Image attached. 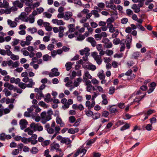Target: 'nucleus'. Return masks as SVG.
I'll return each instance as SVG.
<instances>
[{"instance_id":"nucleus-57","label":"nucleus","mask_w":157,"mask_h":157,"mask_svg":"<svg viewBox=\"0 0 157 157\" xmlns=\"http://www.w3.org/2000/svg\"><path fill=\"white\" fill-rule=\"evenodd\" d=\"M147 89V86L145 85H143L141 86L140 87V90L144 91L146 90Z\"/></svg>"},{"instance_id":"nucleus-51","label":"nucleus","mask_w":157,"mask_h":157,"mask_svg":"<svg viewBox=\"0 0 157 157\" xmlns=\"http://www.w3.org/2000/svg\"><path fill=\"white\" fill-rule=\"evenodd\" d=\"M20 44L22 47H25L26 46H28L29 45L26 41L23 40L21 41Z\"/></svg>"},{"instance_id":"nucleus-25","label":"nucleus","mask_w":157,"mask_h":157,"mask_svg":"<svg viewBox=\"0 0 157 157\" xmlns=\"http://www.w3.org/2000/svg\"><path fill=\"white\" fill-rule=\"evenodd\" d=\"M28 30L31 34H34L37 32V29L35 27L29 28H28Z\"/></svg>"},{"instance_id":"nucleus-3","label":"nucleus","mask_w":157,"mask_h":157,"mask_svg":"<svg viewBox=\"0 0 157 157\" xmlns=\"http://www.w3.org/2000/svg\"><path fill=\"white\" fill-rule=\"evenodd\" d=\"M86 151L87 150L85 148H78L77 151L74 154L73 157H76L79 154L82 153H83V155H84Z\"/></svg>"},{"instance_id":"nucleus-10","label":"nucleus","mask_w":157,"mask_h":157,"mask_svg":"<svg viewBox=\"0 0 157 157\" xmlns=\"http://www.w3.org/2000/svg\"><path fill=\"white\" fill-rule=\"evenodd\" d=\"M27 15L25 13L22 12L19 16V18H20V20L23 21L27 22V21L26 20Z\"/></svg>"},{"instance_id":"nucleus-15","label":"nucleus","mask_w":157,"mask_h":157,"mask_svg":"<svg viewBox=\"0 0 157 157\" xmlns=\"http://www.w3.org/2000/svg\"><path fill=\"white\" fill-rule=\"evenodd\" d=\"M61 142L62 143L69 144L71 143V141L69 138L62 137V139L61 141Z\"/></svg>"},{"instance_id":"nucleus-11","label":"nucleus","mask_w":157,"mask_h":157,"mask_svg":"<svg viewBox=\"0 0 157 157\" xmlns=\"http://www.w3.org/2000/svg\"><path fill=\"white\" fill-rule=\"evenodd\" d=\"M12 53V52L10 50H0V54L5 56L6 55L10 56Z\"/></svg>"},{"instance_id":"nucleus-19","label":"nucleus","mask_w":157,"mask_h":157,"mask_svg":"<svg viewBox=\"0 0 157 157\" xmlns=\"http://www.w3.org/2000/svg\"><path fill=\"white\" fill-rule=\"evenodd\" d=\"M22 2L25 3V4L27 6H30L32 3L33 2V0H20Z\"/></svg>"},{"instance_id":"nucleus-36","label":"nucleus","mask_w":157,"mask_h":157,"mask_svg":"<svg viewBox=\"0 0 157 157\" xmlns=\"http://www.w3.org/2000/svg\"><path fill=\"white\" fill-rule=\"evenodd\" d=\"M109 115V113L108 111H104L102 112L101 117H107Z\"/></svg>"},{"instance_id":"nucleus-28","label":"nucleus","mask_w":157,"mask_h":157,"mask_svg":"<svg viewBox=\"0 0 157 157\" xmlns=\"http://www.w3.org/2000/svg\"><path fill=\"white\" fill-rule=\"evenodd\" d=\"M101 114L99 113H94L92 116L93 119L94 120H96L100 117Z\"/></svg>"},{"instance_id":"nucleus-41","label":"nucleus","mask_w":157,"mask_h":157,"mask_svg":"<svg viewBox=\"0 0 157 157\" xmlns=\"http://www.w3.org/2000/svg\"><path fill=\"white\" fill-rule=\"evenodd\" d=\"M26 84L22 82L18 84L19 86L23 89H24L26 88Z\"/></svg>"},{"instance_id":"nucleus-64","label":"nucleus","mask_w":157,"mask_h":157,"mask_svg":"<svg viewBox=\"0 0 157 157\" xmlns=\"http://www.w3.org/2000/svg\"><path fill=\"white\" fill-rule=\"evenodd\" d=\"M93 157H100L101 154L99 153L94 152L93 153Z\"/></svg>"},{"instance_id":"nucleus-58","label":"nucleus","mask_w":157,"mask_h":157,"mask_svg":"<svg viewBox=\"0 0 157 157\" xmlns=\"http://www.w3.org/2000/svg\"><path fill=\"white\" fill-rule=\"evenodd\" d=\"M85 38L84 36L82 35H80L78 37H77L76 40L79 41H81L84 40Z\"/></svg>"},{"instance_id":"nucleus-26","label":"nucleus","mask_w":157,"mask_h":157,"mask_svg":"<svg viewBox=\"0 0 157 157\" xmlns=\"http://www.w3.org/2000/svg\"><path fill=\"white\" fill-rule=\"evenodd\" d=\"M33 39V38L31 36L28 35L26 37V41L29 45L31 44V41Z\"/></svg>"},{"instance_id":"nucleus-16","label":"nucleus","mask_w":157,"mask_h":157,"mask_svg":"<svg viewBox=\"0 0 157 157\" xmlns=\"http://www.w3.org/2000/svg\"><path fill=\"white\" fill-rule=\"evenodd\" d=\"M85 82H86V84L87 86L86 87L87 91L90 92L91 89L90 88L91 86H92L91 82L89 80H88L86 81H85Z\"/></svg>"},{"instance_id":"nucleus-56","label":"nucleus","mask_w":157,"mask_h":157,"mask_svg":"<svg viewBox=\"0 0 157 157\" xmlns=\"http://www.w3.org/2000/svg\"><path fill=\"white\" fill-rule=\"evenodd\" d=\"M64 13H59L57 15V17L59 19L63 18H64Z\"/></svg>"},{"instance_id":"nucleus-14","label":"nucleus","mask_w":157,"mask_h":157,"mask_svg":"<svg viewBox=\"0 0 157 157\" xmlns=\"http://www.w3.org/2000/svg\"><path fill=\"white\" fill-rule=\"evenodd\" d=\"M131 9L134 10L135 13H138L140 11V9L138 6L135 4H133L131 7Z\"/></svg>"},{"instance_id":"nucleus-37","label":"nucleus","mask_w":157,"mask_h":157,"mask_svg":"<svg viewBox=\"0 0 157 157\" xmlns=\"http://www.w3.org/2000/svg\"><path fill=\"white\" fill-rule=\"evenodd\" d=\"M124 123H125L123 122V121L119 120L115 123V124L117 127L124 124Z\"/></svg>"},{"instance_id":"nucleus-49","label":"nucleus","mask_w":157,"mask_h":157,"mask_svg":"<svg viewBox=\"0 0 157 157\" xmlns=\"http://www.w3.org/2000/svg\"><path fill=\"white\" fill-rule=\"evenodd\" d=\"M126 13L129 16L133 14V11L130 9H127L126 10Z\"/></svg>"},{"instance_id":"nucleus-4","label":"nucleus","mask_w":157,"mask_h":157,"mask_svg":"<svg viewBox=\"0 0 157 157\" xmlns=\"http://www.w3.org/2000/svg\"><path fill=\"white\" fill-rule=\"evenodd\" d=\"M52 21L53 24H56L58 25H63L65 24V22L61 20H58L56 19H53Z\"/></svg>"},{"instance_id":"nucleus-43","label":"nucleus","mask_w":157,"mask_h":157,"mask_svg":"<svg viewBox=\"0 0 157 157\" xmlns=\"http://www.w3.org/2000/svg\"><path fill=\"white\" fill-rule=\"evenodd\" d=\"M69 121L71 123H74L76 121L75 117L74 116H71L69 118Z\"/></svg>"},{"instance_id":"nucleus-47","label":"nucleus","mask_w":157,"mask_h":157,"mask_svg":"<svg viewBox=\"0 0 157 157\" xmlns=\"http://www.w3.org/2000/svg\"><path fill=\"white\" fill-rule=\"evenodd\" d=\"M128 21V19L127 18H124L121 20V22L122 24H125Z\"/></svg>"},{"instance_id":"nucleus-6","label":"nucleus","mask_w":157,"mask_h":157,"mask_svg":"<svg viewBox=\"0 0 157 157\" xmlns=\"http://www.w3.org/2000/svg\"><path fill=\"white\" fill-rule=\"evenodd\" d=\"M105 6V4L103 2H99L98 3L97 6H95L94 7V9L96 10H98L99 12H100L103 9Z\"/></svg>"},{"instance_id":"nucleus-40","label":"nucleus","mask_w":157,"mask_h":157,"mask_svg":"<svg viewBox=\"0 0 157 157\" xmlns=\"http://www.w3.org/2000/svg\"><path fill=\"white\" fill-rule=\"evenodd\" d=\"M132 36L131 35H128L126 36V41L127 42H131L132 40Z\"/></svg>"},{"instance_id":"nucleus-23","label":"nucleus","mask_w":157,"mask_h":157,"mask_svg":"<svg viewBox=\"0 0 157 157\" xmlns=\"http://www.w3.org/2000/svg\"><path fill=\"white\" fill-rule=\"evenodd\" d=\"M51 56H49L47 54L44 55L43 56V59L44 61H46L49 60H51Z\"/></svg>"},{"instance_id":"nucleus-20","label":"nucleus","mask_w":157,"mask_h":157,"mask_svg":"<svg viewBox=\"0 0 157 157\" xmlns=\"http://www.w3.org/2000/svg\"><path fill=\"white\" fill-rule=\"evenodd\" d=\"M124 124H125L122 126L120 129V130L121 131H123L126 129H128L130 127V125L129 124L126 122Z\"/></svg>"},{"instance_id":"nucleus-63","label":"nucleus","mask_w":157,"mask_h":157,"mask_svg":"<svg viewBox=\"0 0 157 157\" xmlns=\"http://www.w3.org/2000/svg\"><path fill=\"white\" fill-rule=\"evenodd\" d=\"M46 114V113L45 111H44L41 113L40 116L42 120H43L45 118Z\"/></svg>"},{"instance_id":"nucleus-8","label":"nucleus","mask_w":157,"mask_h":157,"mask_svg":"<svg viewBox=\"0 0 157 157\" xmlns=\"http://www.w3.org/2000/svg\"><path fill=\"white\" fill-rule=\"evenodd\" d=\"M109 111L111 113H115L118 112V110L117 109V106L115 105H109Z\"/></svg>"},{"instance_id":"nucleus-2","label":"nucleus","mask_w":157,"mask_h":157,"mask_svg":"<svg viewBox=\"0 0 157 157\" xmlns=\"http://www.w3.org/2000/svg\"><path fill=\"white\" fill-rule=\"evenodd\" d=\"M73 16L72 13L70 11H67L65 12L64 14V19L66 20H68L70 19L71 21H74V19L71 18Z\"/></svg>"},{"instance_id":"nucleus-50","label":"nucleus","mask_w":157,"mask_h":157,"mask_svg":"<svg viewBox=\"0 0 157 157\" xmlns=\"http://www.w3.org/2000/svg\"><path fill=\"white\" fill-rule=\"evenodd\" d=\"M121 40L118 38H115L113 40V42L114 44L117 45L119 44Z\"/></svg>"},{"instance_id":"nucleus-35","label":"nucleus","mask_w":157,"mask_h":157,"mask_svg":"<svg viewBox=\"0 0 157 157\" xmlns=\"http://www.w3.org/2000/svg\"><path fill=\"white\" fill-rule=\"evenodd\" d=\"M86 114L88 117H90L93 115V113L91 110H89L88 111L85 110Z\"/></svg>"},{"instance_id":"nucleus-30","label":"nucleus","mask_w":157,"mask_h":157,"mask_svg":"<svg viewBox=\"0 0 157 157\" xmlns=\"http://www.w3.org/2000/svg\"><path fill=\"white\" fill-rule=\"evenodd\" d=\"M140 52H135L132 54V58L135 59H137L139 56L140 55Z\"/></svg>"},{"instance_id":"nucleus-53","label":"nucleus","mask_w":157,"mask_h":157,"mask_svg":"<svg viewBox=\"0 0 157 157\" xmlns=\"http://www.w3.org/2000/svg\"><path fill=\"white\" fill-rule=\"evenodd\" d=\"M105 53L108 56H110L113 53V52L111 50H106Z\"/></svg>"},{"instance_id":"nucleus-48","label":"nucleus","mask_w":157,"mask_h":157,"mask_svg":"<svg viewBox=\"0 0 157 157\" xmlns=\"http://www.w3.org/2000/svg\"><path fill=\"white\" fill-rule=\"evenodd\" d=\"M20 63L18 61H15L12 65V66L13 68H16L19 66Z\"/></svg>"},{"instance_id":"nucleus-34","label":"nucleus","mask_w":157,"mask_h":157,"mask_svg":"<svg viewBox=\"0 0 157 157\" xmlns=\"http://www.w3.org/2000/svg\"><path fill=\"white\" fill-rule=\"evenodd\" d=\"M11 58L13 60H18L19 59V57L18 56H16L11 53L10 55Z\"/></svg>"},{"instance_id":"nucleus-9","label":"nucleus","mask_w":157,"mask_h":157,"mask_svg":"<svg viewBox=\"0 0 157 157\" xmlns=\"http://www.w3.org/2000/svg\"><path fill=\"white\" fill-rule=\"evenodd\" d=\"M8 25L11 27L13 28L15 27L17 25V23L14 21H12L10 19L7 20Z\"/></svg>"},{"instance_id":"nucleus-59","label":"nucleus","mask_w":157,"mask_h":157,"mask_svg":"<svg viewBox=\"0 0 157 157\" xmlns=\"http://www.w3.org/2000/svg\"><path fill=\"white\" fill-rule=\"evenodd\" d=\"M32 106H33V107H34L35 108H36V109H35V112L37 113L38 112H40L41 111V109L39 108L38 105H32Z\"/></svg>"},{"instance_id":"nucleus-33","label":"nucleus","mask_w":157,"mask_h":157,"mask_svg":"<svg viewBox=\"0 0 157 157\" xmlns=\"http://www.w3.org/2000/svg\"><path fill=\"white\" fill-rule=\"evenodd\" d=\"M30 151L32 154H35L38 152V150L37 147H33L31 150Z\"/></svg>"},{"instance_id":"nucleus-13","label":"nucleus","mask_w":157,"mask_h":157,"mask_svg":"<svg viewBox=\"0 0 157 157\" xmlns=\"http://www.w3.org/2000/svg\"><path fill=\"white\" fill-rule=\"evenodd\" d=\"M24 2H22L21 1L17 0L13 3V5L15 6H17L20 8H21L23 7Z\"/></svg>"},{"instance_id":"nucleus-54","label":"nucleus","mask_w":157,"mask_h":157,"mask_svg":"<svg viewBox=\"0 0 157 157\" xmlns=\"http://www.w3.org/2000/svg\"><path fill=\"white\" fill-rule=\"evenodd\" d=\"M152 124H147L145 127L146 129L148 131H150L152 129Z\"/></svg>"},{"instance_id":"nucleus-7","label":"nucleus","mask_w":157,"mask_h":157,"mask_svg":"<svg viewBox=\"0 0 157 157\" xmlns=\"http://www.w3.org/2000/svg\"><path fill=\"white\" fill-rule=\"evenodd\" d=\"M146 95V93H145L144 95L141 96L140 97H136L135 99H134L133 102H136L138 103V104L136 105V106H138L140 104V101L145 97Z\"/></svg>"},{"instance_id":"nucleus-39","label":"nucleus","mask_w":157,"mask_h":157,"mask_svg":"<svg viewBox=\"0 0 157 157\" xmlns=\"http://www.w3.org/2000/svg\"><path fill=\"white\" fill-rule=\"evenodd\" d=\"M94 37L95 39V40L97 41L100 40L101 39L100 34H96L94 35Z\"/></svg>"},{"instance_id":"nucleus-55","label":"nucleus","mask_w":157,"mask_h":157,"mask_svg":"<svg viewBox=\"0 0 157 157\" xmlns=\"http://www.w3.org/2000/svg\"><path fill=\"white\" fill-rule=\"evenodd\" d=\"M85 77L88 78L89 79H91L92 78V77L90 75V74L89 73V72L88 71H86L85 73L84 74Z\"/></svg>"},{"instance_id":"nucleus-18","label":"nucleus","mask_w":157,"mask_h":157,"mask_svg":"<svg viewBox=\"0 0 157 157\" xmlns=\"http://www.w3.org/2000/svg\"><path fill=\"white\" fill-rule=\"evenodd\" d=\"M69 29L68 31L69 32H73L75 30V25L73 24H70L68 26Z\"/></svg>"},{"instance_id":"nucleus-29","label":"nucleus","mask_w":157,"mask_h":157,"mask_svg":"<svg viewBox=\"0 0 157 157\" xmlns=\"http://www.w3.org/2000/svg\"><path fill=\"white\" fill-rule=\"evenodd\" d=\"M98 10H93L91 11V13L94 15L95 17H99V14L98 13Z\"/></svg>"},{"instance_id":"nucleus-62","label":"nucleus","mask_w":157,"mask_h":157,"mask_svg":"<svg viewBox=\"0 0 157 157\" xmlns=\"http://www.w3.org/2000/svg\"><path fill=\"white\" fill-rule=\"evenodd\" d=\"M50 40V37L48 36H44L43 38V41L44 42H48Z\"/></svg>"},{"instance_id":"nucleus-27","label":"nucleus","mask_w":157,"mask_h":157,"mask_svg":"<svg viewBox=\"0 0 157 157\" xmlns=\"http://www.w3.org/2000/svg\"><path fill=\"white\" fill-rule=\"evenodd\" d=\"M20 40L17 39H13V41L11 43V45L13 46H14L17 45L19 43Z\"/></svg>"},{"instance_id":"nucleus-52","label":"nucleus","mask_w":157,"mask_h":157,"mask_svg":"<svg viewBox=\"0 0 157 157\" xmlns=\"http://www.w3.org/2000/svg\"><path fill=\"white\" fill-rule=\"evenodd\" d=\"M115 88L114 87H110L109 91V94H113L114 93Z\"/></svg>"},{"instance_id":"nucleus-45","label":"nucleus","mask_w":157,"mask_h":157,"mask_svg":"<svg viewBox=\"0 0 157 157\" xmlns=\"http://www.w3.org/2000/svg\"><path fill=\"white\" fill-rule=\"evenodd\" d=\"M43 14L44 17H46L48 18H50L52 16V14H51L47 12L44 13H43Z\"/></svg>"},{"instance_id":"nucleus-42","label":"nucleus","mask_w":157,"mask_h":157,"mask_svg":"<svg viewBox=\"0 0 157 157\" xmlns=\"http://www.w3.org/2000/svg\"><path fill=\"white\" fill-rule=\"evenodd\" d=\"M37 124L35 125L34 123H32L30 124V127L31 128H33L34 131H36L37 129Z\"/></svg>"},{"instance_id":"nucleus-32","label":"nucleus","mask_w":157,"mask_h":157,"mask_svg":"<svg viewBox=\"0 0 157 157\" xmlns=\"http://www.w3.org/2000/svg\"><path fill=\"white\" fill-rule=\"evenodd\" d=\"M28 122L25 119H22L20 120L19 122V124L21 125H26L28 124Z\"/></svg>"},{"instance_id":"nucleus-12","label":"nucleus","mask_w":157,"mask_h":157,"mask_svg":"<svg viewBox=\"0 0 157 157\" xmlns=\"http://www.w3.org/2000/svg\"><path fill=\"white\" fill-rule=\"evenodd\" d=\"M9 6V3L6 0H4L3 2H0V8L6 9Z\"/></svg>"},{"instance_id":"nucleus-24","label":"nucleus","mask_w":157,"mask_h":157,"mask_svg":"<svg viewBox=\"0 0 157 157\" xmlns=\"http://www.w3.org/2000/svg\"><path fill=\"white\" fill-rule=\"evenodd\" d=\"M52 72L54 73V75L55 76H57L59 75V72H58V69L56 68H54L51 70Z\"/></svg>"},{"instance_id":"nucleus-38","label":"nucleus","mask_w":157,"mask_h":157,"mask_svg":"<svg viewBox=\"0 0 157 157\" xmlns=\"http://www.w3.org/2000/svg\"><path fill=\"white\" fill-rule=\"evenodd\" d=\"M87 69L89 70H90L92 71H94L96 69V66L94 65H89Z\"/></svg>"},{"instance_id":"nucleus-17","label":"nucleus","mask_w":157,"mask_h":157,"mask_svg":"<svg viewBox=\"0 0 157 157\" xmlns=\"http://www.w3.org/2000/svg\"><path fill=\"white\" fill-rule=\"evenodd\" d=\"M35 17H33L31 15H29V17H27L26 20L27 22L29 21L30 23H33L35 21Z\"/></svg>"},{"instance_id":"nucleus-22","label":"nucleus","mask_w":157,"mask_h":157,"mask_svg":"<svg viewBox=\"0 0 157 157\" xmlns=\"http://www.w3.org/2000/svg\"><path fill=\"white\" fill-rule=\"evenodd\" d=\"M62 121L60 117L58 116L56 118V122L57 123L60 124L61 126L63 127L64 125V124L63 123H62Z\"/></svg>"},{"instance_id":"nucleus-5","label":"nucleus","mask_w":157,"mask_h":157,"mask_svg":"<svg viewBox=\"0 0 157 157\" xmlns=\"http://www.w3.org/2000/svg\"><path fill=\"white\" fill-rule=\"evenodd\" d=\"M86 40L91 44V46L95 47L96 45L97 42L94 38L92 37H89L86 39Z\"/></svg>"},{"instance_id":"nucleus-46","label":"nucleus","mask_w":157,"mask_h":157,"mask_svg":"<svg viewBox=\"0 0 157 157\" xmlns=\"http://www.w3.org/2000/svg\"><path fill=\"white\" fill-rule=\"evenodd\" d=\"M74 2L75 4L78 5L80 6H82V4L80 0H74Z\"/></svg>"},{"instance_id":"nucleus-1","label":"nucleus","mask_w":157,"mask_h":157,"mask_svg":"<svg viewBox=\"0 0 157 157\" xmlns=\"http://www.w3.org/2000/svg\"><path fill=\"white\" fill-rule=\"evenodd\" d=\"M102 42L104 43V47L105 48H110L113 45L112 43L109 42V40L107 38L103 39Z\"/></svg>"},{"instance_id":"nucleus-61","label":"nucleus","mask_w":157,"mask_h":157,"mask_svg":"<svg viewBox=\"0 0 157 157\" xmlns=\"http://www.w3.org/2000/svg\"><path fill=\"white\" fill-rule=\"evenodd\" d=\"M65 29V27L60 26L59 27V32L63 33L64 30Z\"/></svg>"},{"instance_id":"nucleus-60","label":"nucleus","mask_w":157,"mask_h":157,"mask_svg":"<svg viewBox=\"0 0 157 157\" xmlns=\"http://www.w3.org/2000/svg\"><path fill=\"white\" fill-rule=\"evenodd\" d=\"M90 50H80L79 52H80V54L83 56L84 55L85 52H89Z\"/></svg>"},{"instance_id":"nucleus-31","label":"nucleus","mask_w":157,"mask_h":157,"mask_svg":"<svg viewBox=\"0 0 157 157\" xmlns=\"http://www.w3.org/2000/svg\"><path fill=\"white\" fill-rule=\"evenodd\" d=\"M59 144L57 143L55 144L53 146H51L50 148V151H52L54 150L53 149L57 150L59 147Z\"/></svg>"},{"instance_id":"nucleus-44","label":"nucleus","mask_w":157,"mask_h":157,"mask_svg":"<svg viewBox=\"0 0 157 157\" xmlns=\"http://www.w3.org/2000/svg\"><path fill=\"white\" fill-rule=\"evenodd\" d=\"M27 50L29 51L30 52V53H29V56L31 58H32V57H33L35 55V54L34 52H33L34 51V50Z\"/></svg>"},{"instance_id":"nucleus-21","label":"nucleus","mask_w":157,"mask_h":157,"mask_svg":"<svg viewBox=\"0 0 157 157\" xmlns=\"http://www.w3.org/2000/svg\"><path fill=\"white\" fill-rule=\"evenodd\" d=\"M72 64L71 62H67L65 64L66 67V69L67 71H69L71 69Z\"/></svg>"}]
</instances>
